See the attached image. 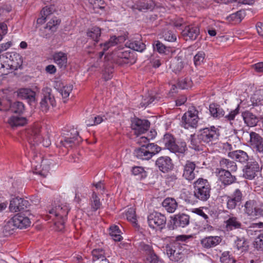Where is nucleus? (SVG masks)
Returning <instances> with one entry per match:
<instances>
[{"label": "nucleus", "mask_w": 263, "mask_h": 263, "mask_svg": "<svg viewBox=\"0 0 263 263\" xmlns=\"http://www.w3.org/2000/svg\"><path fill=\"white\" fill-rule=\"evenodd\" d=\"M40 128V125H34L28 130L27 137L33 154L32 165L34 169V173L46 177L50 170L51 162L48 159H44L42 155L37 153L35 149V145L41 143L42 140Z\"/></svg>", "instance_id": "obj_1"}, {"label": "nucleus", "mask_w": 263, "mask_h": 263, "mask_svg": "<svg viewBox=\"0 0 263 263\" xmlns=\"http://www.w3.org/2000/svg\"><path fill=\"white\" fill-rule=\"evenodd\" d=\"M190 237V236H187L184 235H178L176 238V242L166 246V254L171 260L177 262L183 258V249L178 241H184L187 238Z\"/></svg>", "instance_id": "obj_2"}, {"label": "nucleus", "mask_w": 263, "mask_h": 263, "mask_svg": "<svg viewBox=\"0 0 263 263\" xmlns=\"http://www.w3.org/2000/svg\"><path fill=\"white\" fill-rule=\"evenodd\" d=\"M194 196L200 200L206 201L210 197L211 185L207 180L199 178L194 183Z\"/></svg>", "instance_id": "obj_3"}, {"label": "nucleus", "mask_w": 263, "mask_h": 263, "mask_svg": "<svg viewBox=\"0 0 263 263\" xmlns=\"http://www.w3.org/2000/svg\"><path fill=\"white\" fill-rule=\"evenodd\" d=\"M43 97L40 102V108L43 112H47L57 105L54 95L50 88L45 87L42 90Z\"/></svg>", "instance_id": "obj_4"}, {"label": "nucleus", "mask_w": 263, "mask_h": 263, "mask_svg": "<svg viewBox=\"0 0 263 263\" xmlns=\"http://www.w3.org/2000/svg\"><path fill=\"white\" fill-rule=\"evenodd\" d=\"M163 142L165 147L172 153L183 154L187 149L185 142H180L177 143L171 134H165L163 139Z\"/></svg>", "instance_id": "obj_5"}, {"label": "nucleus", "mask_w": 263, "mask_h": 263, "mask_svg": "<svg viewBox=\"0 0 263 263\" xmlns=\"http://www.w3.org/2000/svg\"><path fill=\"white\" fill-rule=\"evenodd\" d=\"M69 210V209L66 205L61 204L55 206L49 211V214L53 215L58 218V220L55 223L59 227L60 231L64 228L65 221Z\"/></svg>", "instance_id": "obj_6"}, {"label": "nucleus", "mask_w": 263, "mask_h": 263, "mask_svg": "<svg viewBox=\"0 0 263 263\" xmlns=\"http://www.w3.org/2000/svg\"><path fill=\"white\" fill-rule=\"evenodd\" d=\"M219 136V130L214 126L210 128H205L200 131L199 139L204 144H212L218 139Z\"/></svg>", "instance_id": "obj_7"}, {"label": "nucleus", "mask_w": 263, "mask_h": 263, "mask_svg": "<svg viewBox=\"0 0 263 263\" xmlns=\"http://www.w3.org/2000/svg\"><path fill=\"white\" fill-rule=\"evenodd\" d=\"M2 57H6L8 60L4 61L3 64L6 65L5 69L8 71L9 69L17 70L21 67L23 63L22 57L16 53H6L5 55H2Z\"/></svg>", "instance_id": "obj_8"}, {"label": "nucleus", "mask_w": 263, "mask_h": 263, "mask_svg": "<svg viewBox=\"0 0 263 263\" xmlns=\"http://www.w3.org/2000/svg\"><path fill=\"white\" fill-rule=\"evenodd\" d=\"M198 110L194 108L189 110L182 117V126L186 129L196 128L198 122Z\"/></svg>", "instance_id": "obj_9"}, {"label": "nucleus", "mask_w": 263, "mask_h": 263, "mask_svg": "<svg viewBox=\"0 0 263 263\" xmlns=\"http://www.w3.org/2000/svg\"><path fill=\"white\" fill-rule=\"evenodd\" d=\"M147 221L151 228L161 230L165 227L166 219L164 215L158 212H154L148 216Z\"/></svg>", "instance_id": "obj_10"}, {"label": "nucleus", "mask_w": 263, "mask_h": 263, "mask_svg": "<svg viewBox=\"0 0 263 263\" xmlns=\"http://www.w3.org/2000/svg\"><path fill=\"white\" fill-rule=\"evenodd\" d=\"M242 171L243 177L246 179L252 180L257 176L259 172V165L256 161L250 159L244 166Z\"/></svg>", "instance_id": "obj_11"}, {"label": "nucleus", "mask_w": 263, "mask_h": 263, "mask_svg": "<svg viewBox=\"0 0 263 263\" xmlns=\"http://www.w3.org/2000/svg\"><path fill=\"white\" fill-rule=\"evenodd\" d=\"M81 141L82 139L79 136L78 132L72 129L62 138L60 144L65 147H69L78 145Z\"/></svg>", "instance_id": "obj_12"}, {"label": "nucleus", "mask_w": 263, "mask_h": 263, "mask_svg": "<svg viewBox=\"0 0 263 263\" xmlns=\"http://www.w3.org/2000/svg\"><path fill=\"white\" fill-rule=\"evenodd\" d=\"M224 197L227 201V208L230 210L235 209L241 203L243 198L242 191L239 189H235L231 195H226Z\"/></svg>", "instance_id": "obj_13"}, {"label": "nucleus", "mask_w": 263, "mask_h": 263, "mask_svg": "<svg viewBox=\"0 0 263 263\" xmlns=\"http://www.w3.org/2000/svg\"><path fill=\"white\" fill-rule=\"evenodd\" d=\"M29 205L28 200L19 197H14L10 200L9 209L11 212H17L26 210Z\"/></svg>", "instance_id": "obj_14"}, {"label": "nucleus", "mask_w": 263, "mask_h": 263, "mask_svg": "<svg viewBox=\"0 0 263 263\" xmlns=\"http://www.w3.org/2000/svg\"><path fill=\"white\" fill-rule=\"evenodd\" d=\"M150 126V122L146 120H141L138 118L133 120L131 127L135 130L137 135H140L147 131Z\"/></svg>", "instance_id": "obj_15"}, {"label": "nucleus", "mask_w": 263, "mask_h": 263, "mask_svg": "<svg viewBox=\"0 0 263 263\" xmlns=\"http://www.w3.org/2000/svg\"><path fill=\"white\" fill-rule=\"evenodd\" d=\"M27 214H29L28 211H26L25 214L18 213L12 217L17 228L22 229L30 226L31 222L29 218L27 216Z\"/></svg>", "instance_id": "obj_16"}, {"label": "nucleus", "mask_w": 263, "mask_h": 263, "mask_svg": "<svg viewBox=\"0 0 263 263\" xmlns=\"http://www.w3.org/2000/svg\"><path fill=\"white\" fill-rule=\"evenodd\" d=\"M217 170H218L217 175L219 180L224 185H230L235 181V177L232 175L229 171H227L225 169H217Z\"/></svg>", "instance_id": "obj_17"}, {"label": "nucleus", "mask_w": 263, "mask_h": 263, "mask_svg": "<svg viewBox=\"0 0 263 263\" xmlns=\"http://www.w3.org/2000/svg\"><path fill=\"white\" fill-rule=\"evenodd\" d=\"M196 164L193 162L187 161L183 166L182 176L186 180L192 181L195 178Z\"/></svg>", "instance_id": "obj_18"}, {"label": "nucleus", "mask_w": 263, "mask_h": 263, "mask_svg": "<svg viewBox=\"0 0 263 263\" xmlns=\"http://www.w3.org/2000/svg\"><path fill=\"white\" fill-rule=\"evenodd\" d=\"M221 240L222 239L219 236H210L202 238L200 240V243L203 248L209 249L219 245L221 242Z\"/></svg>", "instance_id": "obj_19"}, {"label": "nucleus", "mask_w": 263, "mask_h": 263, "mask_svg": "<svg viewBox=\"0 0 263 263\" xmlns=\"http://www.w3.org/2000/svg\"><path fill=\"white\" fill-rule=\"evenodd\" d=\"M251 145L256 149V151L263 154V139L259 134L251 132L250 134Z\"/></svg>", "instance_id": "obj_20"}, {"label": "nucleus", "mask_w": 263, "mask_h": 263, "mask_svg": "<svg viewBox=\"0 0 263 263\" xmlns=\"http://www.w3.org/2000/svg\"><path fill=\"white\" fill-rule=\"evenodd\" d=\"M199 29L197 27L187 26L182 31V35L186 40H195L199 34Z\"/></svg>", "instance_id": "obj_21"}, {"label": "nucleus", "mask_w": 263, "mask_h": 263, "mask_svg": "<svg viewBox=\"0 0 263 263\" xmlns=\"http://www.w3.org/2000/svg\"><path fill=\"white\" fill-rule=\"evenodd\" d=\"M156 165L163 173L167 172L173 168L172 160L168 157H159L156 161Z\"/></svg>", "instance_id": "obj_22"}, {"label": "nucleus", "mask_w": 263, "mask_h": 263, "mask_svg": "<svg viewBox=\"0 0 263 263\" xmlns=\"http://www.w3.org/2000/svg\"><path fill=\"white\" fill-rule=\"evenodd\" d=\"M7 122L12 128H14L25 125L27 123V119L18 115H13L8 119Z\"/></svg>", "instance_id": "obj_23"}, {"label": "nucleus", "mask_w": 263, "mask_h": 263, "mask_svg": "<svg viewBox=\"0 0 263 263\" xmlns=\"http://www.w3.org/2000/svg\"><path fill=\"white\" fill-rule=\"evenodd\" d=\"M17 96L23 99H26L29 102L35 101V92L29 88H20L17 91Z\"/></svg>", "instance_id": "obj_24"}, {"label": "nucleus", "mask_w": 263, "mask_h": 263, "mask_svg": "<svg viewBox=\"0 0 263 263\" xmlns=\"http://www.w3.org/2000/svg\"><path fill=\"white\" fill-rule=\"evenodd\" d=\"M54 62L61 69H65L67 64V54L62 51L56 52L53 55Z\"/></svg>", "instance_id": "obj_25"}, {"label": "nucleus", "mask_w": 263, "mask_h": 263, "mask_svg": "<svg viewBox=\"0 0 263 263\" xmlns=\"http://www.w3.org/2000/svg\"><path fill=\"white\" fill-rule=\"evenodd\" d=\"M229 156L236 161L244 163L250 161L247 153L241 150H238L230 152Z\"/></svg>", "instance_id": "obj_26"}, {"label": "nucleus", "mask_w": 263, "mask_h": 263, "mask_svg": "<svg viewBox=\"0 0 263 263\" xmlns=\"http://www.w3.org/2000/svg\"><path fill=\"white\" fill-rule=\"evenodd\" d=\"M234 247L240 253H243L248 251L249 245L245 238L237 237L234 241Z\"/></svg>", "instance_id": "obj_27"}, {"label": "nucleus", "mask_w": 263, "mask_h": 263, "mask_svg": "<svg viewBox=\"0 0 263 263\" xmlns=\"http://www.w3.org/2000/svg\"><path fill=\"white\" fill-rule=\"evenodd\" d=\"M186 64L184 58L178 56L176 57L172 62L170 65L171 68L173 71L177 73L180 72Z\"/></svg>", "instance_id": "obj_28"}, {"label": "nucleus", "mask_w": 263, "mask_h": 263, "mask_svg": "<svg viewBox=\"0 0 263 263\" xmlns=\"http://www.w3.org/2000/svg\"><path fill=\"white\" fill-rule=\"evenodd\" d=\"M242 116L245 123L250 127L256 126L258 122V118L253 113L247 111L242 114Z\"/></svg>", "instance_id": "obj_29"}, {"label": "nucleus", "mask_w": 263, "mask_h": 263, "mask_svg": "<svg viewBox=\"0 0 263 263\" xmlns=\"http://www.w3.org/2000/svg\"><path fill=\"white\" fill-rule=\"evenodd\" d=\"M174 225L176 227L184 228L190 222L189 216L186 214H178L175 216L174 219Z\"/></svg>", "instance_id": "obj_30"}, {"label": "nucleus", "mask_w": 263, "mask_h": 263, "mask_svg": "<svg viewBox=\"0 0 263 263\" xmlns=\"http://www.w3.org/2000/svg\"><path fill=\"white\" fill-rule=\"evenodd\" d=\"M152 153L149 152L145 145H142L140 148L135 150L134 154L136 157L142 160H149L152 158Z\"/></svg>", "instance_id": "obj_31"}, {"label": "nucleus", "mask_w": 263, "mask_h": 263, "mask_svg": "<svg viewBox=\"0 0 263 263\" xmlns=\"http://www.w3.org/2000/svg\"><path fill=\"white\" fill-rule=\"evenodd\" d=\"M162 206L168 213H173L178 206L176 200L173 198H166L162 203Z\"/></svg>", "instance_id": "obj_32"}, {"label": "nucleus", "mask_w": 263, "mask_h": 263, "mask_svg": "<svg viewBox=\"0 0 263 263\" xmlns=\"http://www.w3.org/2000/svg\"><path fill=\"white\" fill-rule=\"evenodd\" d=\"M256 202L255 200H247L244 205V212L248 216H255Z\"/></svg>", "instance_id": "obj_33"}, {"label": "nucleus", "mask_w": 263, "mask_h": 263, "mask_svg": "<svg viewBox=\"0 0 263 263\" xmlns=\"http://www.w3.org/2000/svg\"><path fill=\"white\" fill-rule=\"evenodd\" d=\"M209 110L211 116L214 118H220L224 115L223 109L217 104H211L209 106Z\"/></svg>", "instance_id": "obj_34"}, {"label": "nucleus", "mask_w": 263, "mask_h": 263, "mask_svg": "<svg viewBox=\"0 0 263 263\" xmlns=\"http://www.w3.org/2000/svg\"><path fill=\"white\" fill-rule=\"evenodd\" d=\"M226 228L227 230L232 231L234 229H240L242 226L241 223L236 217H230L225 221Z\"/></svg>", "instance_id": "obj_35"}, {"label": "nucleus", "mask_w": 263, "mask_h": 263, "mask_svg": "<svg viewBox=\"0 0 263 263\" xmlns=\"http://www.w3.org/2000/svg\"><path fill=\"white\" fill-rule=\"evenodd\" d=\"M220 165L221 168L220 170L227 169L229 172H235L237 170L236 163L227 159H222L220 161Z\"/></svg>", "instance_id": "obj_36"}, {"label": "nucleus", "mask_w": 263, "mask_h": 263, "mask_svg": "<svg viewBox=\"0 0 263 263\" xmlns=\"http://www.w3.org/2000/svg\"><path fill=\"white\" fill-rule=\"evenodd\" d=\"M155 6V4L153 1H149L145 2H140L135 5L133 7L140 11H145L146 10H152Z\"/></svg>", "instance_id": "obj_37"}, {"label": "nucleus", "mask_w": 263, "mask_h": 263, "mask_svg": "<svg viewBox=\"0 0 263 263\" xmlns=\"http://www.w3.org/2000/svg\"><path fill=\"white\" fill-rule=\"evenodd\" d=\"M126 44L129 48L139 52H142L145 49V45L141 41H130Z\"/></svg>", "instance_id": "obj_38"}, {"label": "nucleus", "mask_w": 263, "mask_h": 263, "mask_svg": "<svg viewBox=\"0 0 263 263\" xmlns=\"http://www.w3.org/2000/svg\"><path fill=\"white\" fill-rule=\"evenodd\" d=\"M87 35L96 43H97L101 35V30L97 27H92L87 31Z\"/></svg>", "instance_id": "obj_39"}, {"label": "nucleus", "mask_w": 263, "mask_h": 263, "mask_svg": "<svg viewBox=\"0 0 263 263\" xmlns=\"http://www.w3.org/2000/svg\"><path fill=\"white\" fill-rule=\"evenodd\" d=\"M10 109L14 113L22 114L25 110V106L22 102L16 101L10 103Z\"/></svg>", "instance_id": "obj_40"}, {"label": "nucleus", "mask_w": 263, "mask_h": 263, "mask_svg": "<svg viewBox=\"0 0 263 263\" xmlns=\"http://www.w3.org/2000/svg\"><path fill=\"white\" fill-rule=\"evenodd\" d=\"M121 231L117 226H113L109 228V234L112 238L116 241H120L122 237L121 235Z\"/></svg>", "instance_id": "obj_41"}, {"label": "nucleus", "mask_w": 263, "mask_h": 263, "mask_svg": "<svg viewBox=\"0 0 263 263\" xmlns=\"http://www.w3.org/2000/svg\"><path fill=\"white\" fill-rule=\"evenodd\" d=\"M61 21L57 17L52 18L47 24L46 28L48 29L52 32L56 31L57 26L60 24Z\"/></svg>", "instance_id": "obj_42"}, {"label": "nucleus", "mask_w": 263, "mask_h": 263, "mask_svg": "<svg viewBox=\"0 0 263 263\" xmlns=\"http://www.w3.org/2000/svg\"><path fill=\"white\" fill-rule=\"evenodd\" d=\"M178 85L181 89H187L192 86V81L189 78H182L179 80Z\"/></svg>", "instance_id": "obj_43"}, {"label": "nucleus", "mask_w": 263, "mask_h": 263, "mask_svg": "<svg viewBox=\"0 0 263 263\" xmlns=\"http://www.w3.org/2000/svg\"><path fill=\"white\" fill-rule=\"evenodd\" d=\"M191 143L192 148L195 150L199 149L200 144L203 145L204 143L199 139V134L197 136H192Z\"/></svg>", "instance_id": "obj_44"}, {"label": "nucleus", "mask_w": 263, "mask_h": 263, "mask_svg": "<svg viewBox=\"0 0 263 263\" xmlns=\"http://www.w3.org/2000/svg\"><path fill=\"white\" fill-rule=\"evenodd\" d=\"M91 118L92 119L91 121H88L87 122V126H88L96 125L106 120V117L101 116L91 117Z\"/></svg>", "instance_id": "obj_45"}, {"label": "nucleus", "mask_w": 263, "mask_h": 263, "mask_svg": "<svg viewBox=\"0 0 263 263\" xmlns=\"http://www.w3.org/2000/svg\"><path fill=\"white\" fill-rule=\"evenodd\" d=\"M147 150L151 152L152 157L161 151V148L155 143H148L145 145Z\"/></svg>", "instance_id": "obj_46"}, {"label": "nucleus", "mask_w": 263, "mask_h": 263, "mask_svg": "<svg viewBox=\"0 0 263 263\" xmlns=\"http://www.w3.org/2000/svg\"><path fill=\"white\" fill-rule=\"evenodd\" d=\"M254 246L258 251H263V232L255 239Z\"/></svg>", "instance_id": "obj_47"}, {"label": "nucleus", "mask_w": 263, "mask_h": 263, "mask_svg": "<svg viewBox=\"0 0 263 263\" xmlns=\"http://www.w3.org/2000/svg\"><path fill=\"white\" fill-rule=\"evenodd\" d=\"M126 216L128 220L133 222L135 226L137 225L136 212L134 209H129L126 213Z\"/></svg>", "instance_id": "obj_48"}, {"label": "nucleus", "mask_w": 263, "mask_h": 263, "mask_svg": "<svg viewBox=\"0 0 263 263\" xmlns=\"http://www.w3.org/2000/svg\"><path fill=\"white\" fill-rule=\"evenodd\" d=\"M91 208L94 211L99 209L101 206L100 199L98 197L97 195L93 193L91 198Z\"/></svg>", "instance_id": "obj_49"}, {"label": "nucleus", "mask_w": 263, "mask_h": 263, "mask_svg": "<svg viewBox=\"0 0 263 263\" xmlns=\"http://www.w3.org/2000/svg\"><path fill=\"white\" fill-rule=\"evenodd\" d=\"M163 37L168 42H174L176 40V35L171 30H164L163 32Z\"/></svg>", "instance_id": "obj_50"}, {"label": "nucleus", "mask_w": 263, "mask_h": 263, "mask_svg": "<svg viewBox=\"0 0 263 263\" xmlns=\"http://www.w3.org/2000/svg\"><path fill=\"white\" fill-rule=\"evenodd\" d=\"M15 228H17V227H15V224L12 218L4 227V231L6 233H11Z\"/></svg>", "instance_id": "obj_51"}, {"label": "nucleus", "mask_w": 263, "mask_h": 263, "mask_svg": "<svg viewBox=\"0 0 263 263\" xmlns=\"http://www.w3.org/2000/svg\"><path fill=\"white\" fill-rule=\"evenodd\" d=\"M91 253L93 262L105 257L104 255V251L102 249H94Z\"/></svg>", "instance_id": "obj_52"}, {"label": "nucleus", "mask_w": 263, "mask_h": 263, "mask_svg": "<svg viewBox=\"0 0 263 263\" xmlns=\"http://www.w3.org/2000/svg\"><path fill=\"white\" fill-rule=\"evenodd\" d=\"M242 13L240 11L233 13L227 17L229 21H235L236 22H240L241 21Z\"/></svg>", "instance_id": "obj_53"}, {"label": "nucleus", "mask_w": 263, "mask_h": 263, "mask_svg": "<svg viewBox=\"0 0 263 263\" xmlns=\"http://www.w3.org/2000/svg\"><path fill=\"white\" fill-rule=\"evenodd\" d=\"M72 87L71 85H69L63 86L60 89V93L64 98H66L69 96L70 93L72 90Z\"/></svg>", "instance_id": "obj_54"}, {"label": "nucleus", "mask_w": 263, "mask_h": 263, "mask_svg": "<svg viewBox=\"0 0 263 263\" xmlns=\"http://www.w3.org/2000/svg\"><path fill=\"white\" fill-rule=\"evenodd\" d=\"M88 1L92 6L93 9H103L104 7V2L103 0H88Z\"/></svg>", "instance_id": "obj_55"}, {"label": "nucleus", "mask_w": 263, "mask_h": 263, "mask_svg": "<svg viewBox=\"0 0 263 263\" xmlns=\"http://www.w3.org/2000/svg\"><path fill=\"white\" fill-rule=\"evenodd\" d=\"M147 263H162V261L153 252L148 255L146 258Z\"/></svg>", "instance_id": "obj_56"}, {"label": "nucleus", "mask_w": 263, "mask_h": 263, "mask_svg": "<svg viewBox=\"0 0 263 263\" xmlns=\"http://www.w3.org/2000/svg\"><path fill=\"white\" fill-rule=\"evenodd\" d=\"M233 259V257H231L230 252L229 251L223 252L220 258V260L222 263H229Z\"/></svg>", "instance_id": "obj_57"}, {"label": "nucleus", "mask_w": 263, "mask_h": 263, "mask_svg": "<svg viewBox=\"0 0 263 263\" xmlns=\"http://www.w3.org/2000/svg\"><path fill=\"white\" fill-rule=\"evenodd\" d=\"M119 40L118 38L113 36L110 37V40L108 41L105 42L103 46H104V50H107L110 47L113 46L117 44Z\"/></svg>", "instance_id": "obj_58"}, {"label": "nucleus", "mask_w": 263, "mask_h": 263, "mask_svg": "<svg viewBox=\"0 0 263 263\" xmlns=\"http://www.w3.org/2000/svg\"><path fill=\"white\" fill-rule=\"evenodd\" d=\"M204 53L202 51L199 52L194 57V63L196 65H200L204 59Z\"/></svg>", "instance_id": "obj_59"}, {"label": "nucleus", "mask_w": 263, "mask_h": 263, "mask_svg": "<svg viewBox=\"0 0 263 263\" xmlns=\"http://www.w3.org/2000/svg\"><path fill=\"white\" fill-rule=\"evenodd\" d=\"M139 249L141 250L145 251L148 255L153 252V250L151 246L146 244L144 242H140L139 246Z\"/></svg>", "instance_id": "obj_60"}, {"label": "nucleus", "mask_w": 263, "mask_h": 263, "mask_svg": "<svg viewBox=\"0 0 263 263\" xmlns=\"http://www.w3.org/2000/svg\"><path fill=\"white\" fill-rule=\"evenodd\" d=\"M154 48L160 53H164L165 50V46L158 41L154 45Z\"/></svg>", "instance_id": "obj_61"}, {"label": "nucleus", "mask_w": 263, "mask_h": 263, "mask_svg": "<svg viewBox=\"0 0 263 263\" xmlns=\"http://www.w3.org/2000/svg\"><path fill=\"white\" fill-rule=\"evenodd\" d=\"M238 114V107L236 108L235 109L231 111L228 115L226 116L225 118L228 119L230 122L231 125L233 124V123L231 122L234 120L236 115Z\"/></svg>", "instance_id": "obj_62"}, {"label": "nucleus", "mask_w": 263, "mask_h": 263, "mask_svg": "<svg viewBox=\"0 0 263 263\" xmlns=\"http://www.w3.org/2000/svg\"><path fill=\"white\" fill-rule=\"evenodd\" d=\"M53 11V8L46 6L42 10L41 14L42 15L47 17L49 15L51 14Z\"/></svg>", "instance_id": "obj_63"}, {"label": "nucleus", "mask_w": 263, "mask_h": 263, "mask_svg": "<svg viewBox=\"0 0 263 263\" xmlns=\"http://www.w3.org/2000/svg\"><path fill=\"white\" fill-rule=\"evenodd\" d=\"M155 100L154 97H148L147 98L144 99L140 103V105L142 107H145L149 104L152 103Z\"/></svg>", "instance_id": "obj_64"}]
</instances>
